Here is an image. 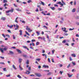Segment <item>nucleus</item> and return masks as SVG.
<instances>
[{
  "label": "nucleus",
  "mask_w": 79,
  "mask_h": 79,
  "mask_svg": "<svg viewBox=\"0 0 79 79\" xmlns=\"http://www.w3.org/2000/svg\"><path fill=\"white\" fill-rule=\"evenodd\" d=\"M72 64L74 66H75V65H76V63L74 62H72Z\"/></svg>",
  "instance_id": "c756f323"
},
{
  "label": "nucleus",
  "mask_w": 79,
  "mask_h": 79,
  "mask_svg": "<svg viewBox=\"0 0 79 79\" xmlns=\"http://www.w3.org/2000/svg\"><path fill=\"white\" fill-rule=\"evenodd\" d=\"M51 60L52 61V63H55V61H54V59H53V58H52L51 59Z\"/></svg>",
  "instance_id": "58836bf2"
},
{
  "label": "nucleus",
  "mask_w": 79,
  "mask_h": 79,
  "mask_svg": "<svg viewBox=\"0 0 79 79\" xmlns=\"http://www.w3.org/2000/svg\"><path fill=\"white\" fill-rule=\"evenodd\" d=\"M2 35L3 36V37L4 38H5L6 36H5V35L4 34H2Z\"/></svg>",
  "instance_id": "5fc2aeb1"
},
{
  "label": "nucleus",
  "mask_w": 79,
  "mask_h": 79,
  "mask_svg": "<svg viewBox=\"0 0 79 79\" xmlns=\"http://www.w3.org/2000/svg\"><path fill=\"white\" fill-rule=\"evenodd\" d=\"M25 74H30V72L29 71L27 70L26 73H25Z\"/></svg>",
  "instance_id": "ddd939ff"
},
{
  "label": "nucleus",
  "mask_w": 79,
  "mask_h": 79,
  "mask_svg": "<svg viewBox=\"0 0 79 79\" xmlns=\"http://www.w3.org/2000/svg\"><path fill=\"white\" fill-rule=\"evenodd\" d=\"M5 35L6 37H10V35Z\"/></svg>",
  "instance_id": "79ce46f5"
},
{
  "label": "nucleus",
  "mask_w": 79,
  "mask_h": 79,
  "mask_svg": "<svg viewBox=\"0 0 79 79\" xmlns=\"http://www.w3.org/2000/svg\"><path fill=\"white\" fill-rule=\"evenodd\" d=\"M76 23L78 26H79V23H78V22H77Z\"/></svg>",
  "instance_id": "680f3d73"
},
{
  "label": "nucleus",
  "mask_w": 79,
  "mask_h": 79,
  "mask_svg": "<svg viewBox=\"0 0 79 79\" xmlns=\"http://www.w3.org/2000/svg\"><path fill=\"white\" fill-rule=\"evenodd\" d=\"M65 45H67V46H69V44H68V43H65Z\"/></svg>",
  "instance_id": "bf43d9fd"
},
{
  "label": "nucleus",
  "mask_w": 79,
  "mask_h": 79,
  "mask_svg": "<svg viewBox=\"0 0 79 79\" xmlns=\"http://www.w3.org/2000/svg\"><path fill=\"white\" fill-rule=\"evenodd\" d=\"M56 4H59V5H61L62 6H63V5H64V4H63L61 3V2H57Z\"/></svg>",
  "instance_id": "20e7f679"
},
{
  "label": "nucleus",
  "mask_w": 79,
  "mask_h": 79,
  "mask_svg": "<svg viewBox=\"0 0 79 79\" xmlns=\"http://www.w3.org/2000/svg\"><path fill=\"white\" fill-rule=\"evenodd\" d=\"M50 8H51V9H52V10H55V8L54 7H50Z\"/></svg>",
  "instance_id": "f3484780"
},
{
  "label": "nucleus",
  "mask_w": 79,
  "mask_h": 79,
  "mask_svg": "<svg viewBox=\"0 0 79 79\" xmlns=\"http://www.w3.org/2000/svg\"><path fill=\"white\" fill-rule=\"evenodd\" d=\"M16 51L18 52V53H21L22 52L21 51V50L19 49H17Z\"/></svg>",
  "instance_id": "6e6552de"
},
{
  "label": "nucleus",
  "mask_w": 79,
  "mask_h": 79,
  "mask_svg": "<svg viewBox=\"0 0 79 79\" xmlns=\"http://www.w3.org/2000/svg\"><path fill=\"white\" fill-rule=\"evenodd\" d=\"M47 75L48 76H50V75H51V72H49L47 73Z\"/></svg>",
  "instance_id": "c9c22d12"
},
{
  "label": "nucleus",
  "mask_w": 79,
  "mask_h": 79,
  "mask_svg": "<svg viewBox=\"0 0 79 79\" xmlns=\"http://www.w3.org/2000/svg\"><path fill=\"white\" fill-rule=\"evenodd\" d=\"M7 2H8V1L7 0H3L2 3H7Z\"/></svg>",
  "instance_id": "f8f14e48"
},
{
  "label": "nucleus",
  "mask_w": 79,
  "mask_h": 79,
  "mask_svg": "<svg viewBox=\"0 0 79 79\" xmlns=\"http://www.w3.org/2000/svg\"><path fill=\"white\" fill-rule=\"evenodd\" d=\"M26 27H27V28H26V30H27V31H28V32H31V31H32V30H31V29L29 28L28 27V26H26Z\"/></svg>",
  "instance_id": "f03ea898"
},
{
  "label": "nucleus",
  "mask_w": 79,
  "mask_h": 79,
  "mask_svg": "<svg viewBox=\"0 0 79 79\" xmlns=\"http://www.w3.org/2000/svg\"><path fill=\"white\" fill-rule=\"evenodd\" d=\"M3 70L4 71H6V68H4L3 69Z\"/></svg>",
  "instance_id": "de8ad7c7"
},
{
  "label": "nucleus",
  "mask_w": 79,
  "mask_h": 79,
  "mask_svg": "<svg viewBox=\"0 0 79 79\" xmlns=\"http://www.w3.org/2000/svg\"><path fill=\"white\" fill-rule=\"evenodd\" d=\"M14 53H13V52L12 51H10V55H14Z\"/></svg>",
  "instance_id": "aec40b11"
},
{
  "label": "nucleus",
  "mask_w": 79,
  "mask_h": 79,
  "mask_svg": "<svg viewBox=\"0 0 79 79\" xmlns=\"http://www.w3.org/2000/svg\"><path fill=\"white\" fill-rule=\"evenodd\" d=\"M54 6H56V7H58V6L56 4H54Z\"/></svg>",
  "instance_id": "052dcab7"
},
{
  "label": "nucleus",
  "mask_w": 79,
  "mask_h": 79,
  "mask_svg": "<svg viewBox=\"0 0 79 79\" xmlns=\"http://www.w3.org/2000/svg\"><path fill=\"white\" fill-rule=\"evenodd\" d=\"M55 52V50L54 49H53L52 50V54H54Z\"/></svg>",
  "instance_id": "393cba45"
},
{
  "label": "nucleus",
  "mask_w": 79,
  "mask_h": 79,
  "mask_svg": "<svg viewBox=\"0 0 79 79\" xmlns=\"http://www.w3.org/2000/svg\"><path fill=\"white\" fill-rule=\"evenodd\" d=\"M35 40H31L32 42H35Z\"/></svg>",
  "instance_id": "864d4df0"
},
{
  "label": "nucleus",
  "mask_w": 79,
  "mask_h": 79,
  "mask_svg": "<svg viewBox=\"0 0 79 79\" xmlns=\"http://www.w3.org/2000/svg\"><path fill=\"white\" fill-rule=\"evenodd\" d=\"M30 76H35V75H34V74H31V75H30Z\"/></svg>",
  "instance_id": "774afa93"
},
{
  "label": "nucleus",
  "mask_w": 79,
  "mask_h": 79,
  "mask_svg": "<svg viewBox=\"0 0 79 79\" xmlns=\"http://www.w3.org/2000/svg\"><path fill=\"white\" fill-rule=\"evenodd\" d=\"M10 10H9L7 11H6V13H10Z\"/></svg>",
  "instance_id": "e433bc0d"
},
{
  "label": "nucleus",
  "mask_w": 79,
  "mask_h": 79,
  "mask_svg": "<svg viewBox=\"0 0 79 79\" xmlns=\"http://www.w3.org/2000/svg\"><path fill=\"white\" fill-rule=\"evenodd\" d=\"M44 71H45V72H49V70H44Z\"/></svg>",
  "instance_id": "0e129e2a"
},
{
  "label": "nucleus",
  "mask_w": 79,
  "mask_h": 79,
  "mask_svg": "<svg viewBox=\"0 0 79 79\" xmlns=\"http://www.w3.org/2000/svg\"><path fill=\"white\" fill-rule=\"evenodd\" d=\"M58 10L59 11H61V10H62V8H58Z\"/></svg>",
  "instance_id": "a19ab883"
},
{
  "label": "nucleus",
  "mask_w": 79,
  "mask_h": 79,
  "mask_svg": "<svg viewBox=\"0 0 79 79\" xmlns=\"http://www.w3.org/2000/svg\"><path fill=\"white\" fill-rule=\"evenodd\" d=\"M28 70L29 71H31V67H30L29 68H28Z\"/></svg>",
  "instance_id": "3c124183"
},
{
  "label": "nucleus",
  "mask_w": 79,
  "mask_h": 79,
  "mask_svg": "<svg viewBox=\"0 0 79 79\" xmlns=\"http://www.w3.org/2000/svg\"><path fill=\"white\" fill-rule=\"evenodd\" d=\"M64 35H68V33H64Z\"/></svg>",
  "instance_id": "49530a36"
},
{
  "label": "nucleus",
  "mask_w": 79,
  "mask_h": 79,
  "mask_svg": "<svg viewBox=\"0 0 79 79\" xmlns=\"http://www.w3.org/2000/svg\"><path fill=\"white\" fill-rule=\"evenodd\" d=\"M71 56H73V57H76V54L74 53L72 54Z\"/></svg>",
  "instance_id": "4468645a"
},
{
  "label": "nucleus",
  "mask_w": 79,
  "mask_h": 79,
  "mask_svg": "<svg viewBox=\"0 0 79 79\" xmlns=\"http://www.w3.org/2000/svg\"><path fill=\"white\" fill-rule=\"evenodd\" d=\"M66 40H64L63 41H62V43L63 44H64L65 43H66Z\"/></svg>",
  "instance_id": "2f4dec72"
},
{
  "label": "nucleus",
  "mask_w": 79,
  "mask_h": 79,
  "mask_svg": "<svg viewBox=\"0 0 79 79\" xmlns=\"http://www.w3.org/2000/svg\"><path fill=\"white\" fill-rule=\"evenodd\" d=\"M7 50V48H1L0 49V50H1V52L2 53H4V52L3 51V50L4 51H6V50Z\"/></svg>",
  "instance_id": "f257e3e1"
},
{
  "label": "nucleus",
  "mask_w": 79,
  "mask_h": 79,
  "mask_svg": "<svg viewBox=\"0 0 79 79\" xmlns=\"http://www.w3.org/2000/svg\"><path fill=\"white\" fill-rule=\"evenodd\" d=\"M6 6H8V4H7L6 3H5L4 4V7H5Z\"/></svg>",
  "instance_id": "a878e982"
},
{
  "label": "nucleus",
  "mask_w": 79,
  "mask_h": 79,
  "mask_svg": "<svg viewBox=\"0 0 79 79\" xmlns=\"http://www.w3.org/2000/svg\"><path fill=\"white\" fill-rule=\"evenodd\" d=\"M70 66V64H69L67 66V68H69V67Z\"/></svg>",
  "instance_id": "338daca9"
},
{
  "label": "nucleus",
  "mask_w": 79,
  "mask_h": 79,
  "mask_svg": "<svg viewBox=\"0 0 79 79\" xmlns=\"http://www.w3.org/2000/svg\"><path fill=\"white\" fill-rule=\"evenodd\" d=\"M63 31L65 32H68V31H66V30H64Z\"/></svg>",
  "instance_id": "69168bd1"
},
{
  "label": "nucleus",
  "mask_w": 79,
  "mask_h": 79,
  "mask_svg": "<svg viewBox=\"0 0 79 79\" xmlns=\"http://www.w3.org/2000/svg\"><path fill=\"white\" fill-rule=\"evenodd\" d=\"M31 2H32V1H31V0H29L27 1V3H31Z\"/></svg>",
  "instance_id": "c85d7f7f"
},
{
  "label": "nucleus",
  "mask_w": 79,
  "mask_h": 79,
  "mask_svg": "<svg viewBox=\"0 0 79 79\" xmlns=\"http://www.w3.org/2000/svg\"><path fill=\"white\" fill-rule=\"evenodd\" d=\"M17 77H18L19 78V79H21V76H20L19 75H17Z\"/></svg>",
  "instance_id": "cd10ccee"
},
{
  "label": "nucleus",
  "mask_w": 79,
  "mask_h": 79,
  "mask_svg": "<svg viewBox=\"0 0 79 79\" xmlns=\"http://www.w3.org/2000/svg\"><path fill=\"white\" fill-rule=\"evenodd\" d=\"M63 71H60V73L61 75L63 74Z\"/></svg>",
  "instance_id": "37998d69"
},
{
  "label": "nucleus",
  "mask_w": 79,
  "mask_h": 79,
  "mask_svg": "<svg viewBox=\"0 0 79 79\" xmlns=\"http://www.w3.org/2000/svg\"><path fill=\"white\" fill-rule=\"evenodd\" d=\"M30 58L31 59H34V57L32 56H30Z\"/></svg>",
  "instance_id": "4c0bfd02"
},
{
  "label": "nucleus",
  "mask_w": 79,
  "mask_h": 79,
  "mask_svg": "<svg viewBox=\"0 0 79 79\" xmlns=\"http://www.w3.org/2000/svg\"><path fill=\"white\" fill-rule=\"evenodd\" d=\"M79 73H77V76H76V77L77 79H79Z\"/></svg>",
  "instance_id": "5701e85b"
},
{
  "label": "nucleus",
  "mask_w": 79,
  "mask_h": 79,
  "mask_svg": "<svg viewBox=\"0 0 79 79\" xmlns=\"http://www.w3.org/2000/svg\"><path fill=\"white\" fill-rule=\"evenodd\" d=\"M16 28L15 29V30H17V29H18V28H19V26H18V24H16Z\"/></svg>",
  "instance_id": "1a4fd4ad"
},
{
  "label": "nucleus",
  "mask_w": 79,
  "mask_h": 79,
  "mask_svg": "<svg viewBox=\"0 0 79 79\" xmlns=\"http://www.w3.org/2000/svg\"><path fill=\"white\" fill-rule=\"evenodd\" d=\"M2 20H3V21H5L6 20V18L4 17H2L1 18Z\"/></svg>",
  "instance_id": "dca6fc26"
},
{
  "label": "nucleus",
  "mask_w": 79,
  "mask_h": 79,
  "mask_svg": "<svg viewBox=\"0 0 79 79\" xmlns=\"http://www.w3.org/2000/svg\"><path fill=\"white\" fill-rule=\"evenodd\" d=\"M26 64H29V60H27L26 62Z\"/></svg>",
  "instance_id": "6ab92c4d"
},
{
  "label": "nucleus",
  "mask_w": 79,
  "mask_h": 79,
  "mask_svg": "<svg viewBox=\"0 0 79 79\" xmlns=\"http://www.w3.org/2000/svg\"><path fill=\"white\" fill-rule=\"evenodd\" d=\"M13 39H16V37L15 36V35H13Z\"/></svg>",
  "instance_id": "c03bdc74"
},
{
  "label": "nucleus",
  "mask_w": 79,
  "mask_h": 79,
  "mask_svg": "<svg viewBox=\"0 0 79 79\" xmlns=\"http://www.w3.org/2000/svg\"><path fill=\"white\" fill-rule=\"evenodd\" d=\"M13 11H14V9L12 7H11V9L10 10V12L13 13Z\"/></svg>",
  "instance_id": "0eeeda50"
},
{
  "label": "nucleus",
  "mask_w": 79,
  "mask_h": 79,
  "mask_svg": "<svg viewBox=\"0 0 79 79\" xmlns=\"http://www.w3.org/2000/svg\"><path fill=\"white\" fill-rule=\"evenodd\" d=\"M36 34H37L38 35H39V34H40L39 32L38 31H36Z\"/></svg>",
  "instance_id": "4d7b16f0"
},
{
  "label": "nucleus",
  "mask_w": 79,
  "mask_h": 79,
  "mask_svg": "<svg viewBox=\"0 0 79 79\" xmlns=\"http://www.w3.org/2000/svg\"><path fill=\"white\" fill-rule=\"evenodd\" d=\"M35 74L36 76H38V77H41L42 76L41 74L40 73H36Z\"/></svg>",
  "instance_id": "7ed1b4c3"
},
{
  "label": "nucleus",
  "mask_w": 79,
  "mask_h": 79,
  "mask_svg": "<svg viewBox=\"0 0 79 79\" xmlns=\"http://www.w3.org/2000/svg\"><path fill=\"white\" fill-rule=\"evenodd\" d=\"M41 2L42 5H44V6L45 5V3H44V2H43L42 1H41Z\"/></svg>",
  "instance_id": "72a5a7b5"
},
{
  "label": "nucleus",
  "mask_w": 79,
  "mask_h": 79,
  "mask_svg": "<svg viewBox=\"0 0 79 79\" xmlns=\"http://www.w3.org/2000/svg\"><path fill=\"white\" fill-rule=\"evenodd\" d=\"M13 68L14 69H15V70H16V69H16V67L14 65H13Z\"/></svg>",
  "instance_id": "2eb2a0df"
},
{
  "label": "nucleus",
  "mask_w": 79,
  "mask_h": 79,
  "mask_svg": "<svg viewBox=\"0 0 79 79\" xmlns=\"http://www.w3.org/2000/svg\"><path fill=\"white\" fill-rule=\"evenodd\" d=\"M23 57H25V58H26V57H27V55H23Z\"/></svg>",
  "instance_id": "6e6d98bb"
},
{
  "label": "nucleus",
  "mask_w": 79,
  "mask_h": 79,
  "mask_svg": "<svg viewBox=\"0 0 79 79\" xmlns=\"http://www.w3.org/2000/svg\"><path fill=\"white\" fill-rule=\"evenodd\" d=\"M63 66V64H60V68H61V67H62Z\"/></svg>",
  "instance_id": "13d9d810"
},
{
  "label": "nucleus",
  "mask_w": 79,
  "mask_h": 79,
  "mask_svg": "<svg viewBox=\"0 0 79 79\" xmlns=\"http://www.w3.org/2000/svg\"><path fill=\"white\" fill-rule=\"evenodd\" d=\"M43 68H49V66L48 65H44Z\"/></svg>",
  "instance_id": "39448f33"
},
{
  "label": "nucleus",
  "mask_w": 79,
  "mask_h": 79,
  "mask_svg": "<svg viewBox=\"0 0 79 79\" xmlns=\"http://www.w3.org/2000/svg\"><path fill=\"white\" fill-rule=\"evenodd\" d=\"M19 32H20L19 35H23V31L20 30L19 31Z\"/></svg>",
  "instance_id": "423d86ee"
},
{
  "label": "nucleus",
  "mask_w": 79,
  "mask_h": 79,
  "mask_svg": "<svg viewBox=\"0 0 79 79\" xmlns=\"http://www.w3.org/2000/svg\"><path fill=\"white\" fill-rule=\"evenodd\" d=\"M25 32H26V34H27V35L29 36L30 35L29 34V33L27 32V31H25Z\"/></svg>",
  "instance_id": "b1692460"
},
{
  "label": "nucleus",
  "mask_w": 79,
  "mask_h": 79,
  "mask_svg": "<svg viewBox=\"0 0 79 79\" xmlns=\"http://www.w3.org/2000/svg\"><path fill=\"white\" fill-rule=\"evenodd\" d=\"M39 44H40V43L39 42H37L36 43V45H39Z\"/></svg>",
  "instance_id": "7c9ffc66"
},
{
  "label": "nucleus",
  "mask_w": 79,
  "mask_h": 79,
  "mask_svg": "<svg viewBox=\"0 0 79 79\" xmlns=\"http://www.w3.org/2000/svg\"><path fill=\"white\" fill-rule=\"evenodd\" d=\"M0 64H5V63L2 62H0Z\"/></svg>",
  "instance_id": "09e8293b"
},
{
  "label": "nucleus",
  "mask_w": 79,
  "mask_h": 79,
  "mask_svg": "<svg viewBox=\"0 0 79 79\" xmlns=\"http://www.w3.org/2000/svg\"><path fill=\"white\" fill-rule=\"evenodd\" d=\"M19 0H17V2L19 3H23V2L21 1L19 2Z\"/></svg>",
  "instance_id": "412c9836"
},
{
  "label": "nucleus",
  "mask_w": 79,
  "mask_h": 79,
  "mask_svg": "<svg viewBox=\"0 0 79 79\" xmlns=\"http://www.w3.org/2000/svg\"><path fill=\"white\" fill-rule=\"evenodd\" d=\"M74 28H73V29L70 28L69 29V31H73V30H74Z\"/></svg>",
  "instance_id": "a18cd8bd"
},
{
  "label": "nucleus",
  "mask_w": 79,
  "mask_h": 79,
  "mask_svg": "<svg viewBox=\"0 0 79 79\" xmlns=\"http://www.w3.org/2000/svg\"><path fill=\"white\" fill-rule=\"evenodd\" d=\"M76 0H75L74 1V5H76Z\"/></svg>",
  "instance_id": "ea45409f"
},
{
  "label": "nucleus",
  "mask_w": 79,
  "mask_h": 79,
  "mask_svg": "<svg viewBox=\"0 0 79 79\" xmlns=\"http://www.w3.org/2000/svg\"><path fill=\"white\" fill-rule=\"evenodd\" d=\"M73 13H74V12H75L76 11V9H73L72 11Z\"/></svg>",
  "instance_id": "bb28decb"
},
{
  "label": "nucleus",
  "mask_w": 79,
  "mask_h": 79,
  "mask_svg": "<svg viewBox=\"0 0 79 79\" xmlns=\"http://www.w3.org/2000/svg\"><path fill=\"white\" fill-rule=\"evenodd\" d=\"M22 60H23V59H22L20 58L19 59V63H21Z\"/></svg>",
  "instance_id": "9b49d317"
},
{
  "label": "nucleus",
  "mask_w": 79,
  "mask_h": 79,
  "mask_svg": "<svg viewBox=\"0 0 79 79\" xmlns=\"http://www.w3.org/2000/svg\"><path fill=\"white\" fill-rule=\"evenodd\" d=\"M48 62L49 63H51V61H50V59L49 58H48Z\"/></svg>",
  "instance_id": "4be33fe9"
},
{
  "label": "nucleus",
  "mask_w": 79,
  "mask_h": 79,
  "mask_svg": "<svg viewBox=\"0 0 79 79\" xmlns=\"http://www.w3.org/2000/svg\"><path fill=\"white\" fill-rule=\"evenodd\" d=\"M61 19L62 21H64V18L63 17L61 18Z\"/></svg>",
  "instance_id": "603ef678"
},
{
  "label": "nucleus",
  "mask_w": 79,
  "mask_h": 79,
  "mask_svg": "<svg viewBox=\"0 0 79 79\" xmlns=\"http://www.w3.org/2000/svg\"><path fill=\"white\" fill-rule=\"evenodd\" d=\"M57 31H58V30L57 29L55 31V32L54 33V34H56Z\"/></svg>",
  "instance_id": "e2e57ef3"
},
{
  "label": "nucleus",
  "mask_w": 79,
  "mask_h": 79,
  "mask_svg": "<svg viewBox=\"0 0 79 79\" xmlns=\"http://www.w3.org/2000/svg\"><path fill=\"white\" fill-rule=\"evenodd\" d=\"M23 47L24 48H25V49H27V46H24Z\"/></svg>",
  "instance_id": "f704fd0d"
},
{
  "label": "nucleus",
  "mask_w": 79,
  "mask_h": 79,
  "mask_svg": "<svg viewBox=\"0 0 79 79\" xmlns=\"http://www.w3.org/2000/svg\"><path fill=\"white\" fill-rule=\"evenodd\" d=\"M41 59L40 58H38L36 59V60L37 61H40Z\"/></svg>",
  "instance_id": "473e14b6"
},
{
  "label": "nucleus",
  "mask_w": 79,
  "mask_h": 79,
  "mask_svg": "<svg viewBox=\"0 0 79 79\" xmlns=\"http://www.w3.org/2000/svg\"><path fill=\"white\" fill-rule=\"evenodd\" d=\"M16 10L18 11H21L22 10L21 9H19V8L16 9Z\"/></svg>",
  "instance_id": "a211bd4d"
},
{
  "label": "nucleus",
  "mask_w": 79,
  "mask_h": 79,
  "mask_svg": "<svg viewBox=\"0 0 79 79\" xmlns=\"http://www.w3.org/2000/svg\"><path fill=\"white\" fill-rule=\"evenodd\" d=\"M67 75L68 77H71L72 76H73V75L72 74L70 75V74H69V73H67Z\"/></svg>",
  "instance_id": "9d476101"
},
{
  "label": "nucleus",
  "mask_w": 79,
  "mask_h": 79,
  "mask_svg": "<svg viewBox=\"0 0 79 79\" xmlns=\"http://www.w3.org/2000/svg\"><path fill=\"white\" fill-rule=\"evenodd\" d=\"M46 15H48V16H50V13L46 14Z\"/></svg>",
  "instance_id": "8fccbe9b"
}]
</instances>
